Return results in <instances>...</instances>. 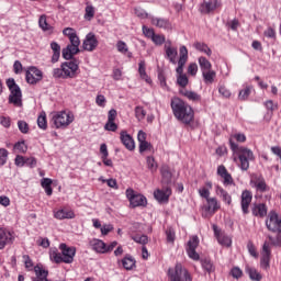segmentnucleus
Returning a JSON list of instances; mask_svg holds the SVG:
<instances>
[{"label": "nucleus", "mask_w": 281, "mask_h": 281, "mask_svg": "<svg viewBox=\"0 0 281 281\" xmlns=\"http://www.w3.org/2000/svg\"><path fill=\"white\" fill-rule=\"evenodd\" d=\"M231 274L238 280V278H243V270H240V268L235 267L231 270Z\"/></svg>", "instance_id": "63"}, {"label": "nucleus", "mask_w": 281, "mask_h": 281, "mask_svg": "<svg viewBox=\"0 0 281 281\" xmlns=\"http://www.w3.org/2000/svg\"><path fill=\"white\" fill-rule=\"evenodd\" d=\"M171 109L178 122H181L187 126L192 124V122H194V110L192 109V106H190V104H188L186 101L181 100L180 98L176 97L171 99Z\"/></svg>", "instance_id": "1"}, {"label": "nucleus", "mask_w": 281, "mask_h": 281, "mask_svg": "<svg viewBox=\"0 0 281 281\" xmlns=\"http://www.w3.org/2000/svg\"><path fill=\"white\" fill-rule=\"evenodd\" d=\"M14 243V235L7 228H0V250L5 249L7 245Z\"/></svg>", "instance_id": "17"}, {"label": "nucleus", "mask_w": 281, "mask_h": 281, "mask_svg": "<svg viewBox=\"0 0 281 281\" xmlns=\"http://www.w3.org/2000/svg\"><path fill=\"white\" fill-rule=\"evenodd\" d=\"M217 175L224 179V186H232V183H234V178H232V175L227 171L225 166L221 165L217 167Z\"/></svg>", "instance_id": "25"}, {"label": "nucleus", "mask_w": 281, "mask_h": 281, "mask_svg": "<svg viewBox=\"0 0 281 281\" xmlns=\"http://www.w3.org/2000/svg\"><path fill=\"white\" fill-rule=\"evenodd\" d=\"M218 93H221L223 98H226V99L232 98V91L227 89L225 86H221L218 88Z\"/></svg>", "instance_id": "58"}, {"label": "nucleus", "mask_w": 281, "mask_h": 281, "mask_svg": "<svg viewBox=\"0 0 281 281\" xmlns=\"http://www.w3.org/2000/svg\"><path fill=\"white\" fill-rule=\"evenodd\" d=\"M14 164L18 168H23V166H25V157L18 155L14 159Z\"/></svg>", "instance_id": "62"}, {"label": "nucleus", "mask_w": 281, "mask_h": 281, "mask_svg": "<svg viewBox=\"0 0 281 281\" xmlns=\"http://www.w3.org/2000/svg\"><path fill=\"white\" fill-rule=\"evenodd\" d=\"M25 78L29 85H36L37 82H41V80H43V71L32 66L26 70Z\"/></svg>", "instance_id": "14"}, {"label": "nucleus", "mask_w": 281, "mask_h": 281, "mask_svg": "<svg viewBox=\"0 0 281 281\" xmlns=\"http://www.w3.org/2000/svg\"><path fill=\"white\" fill-rule=\"evenodd\" d=\"M70 44L67 45L66 48L63 49V58L65 60H71L78 52H80V37H78V34L72 35L69 37Z\"/></svg>", "instance_id": "8"}, {"label": "nucleus", "mask_w": 281, "mask_h": 281, "mask_svg": "<svg viewBox=\"0 0 281 281\" xmlns=\"http://www.w3.org/2000/svg\"><path fill=\"white\" fill-rule=\"evenodd\" d=\"M254 199V195L250 193L249 190H245L241 193V212L243 214H249V205H251V200Z\"/></svg>", "instance_id": "19"}, {"label": "nucleus", "mask_w": 281, "mask_h": 281, "mask_svg": "<svg viewBox=\"0 0 281 281\" xmlns=\"http://www.w3.org/2000/svg\"><path fill=\"white\" fill-rule=\"evenodd\" d=\"M116 49L120 54L127 56V58H133V53L128 52V45H126L124 41L116 43Z\"/></svg>", "instance_id": "35"}, {"label": "nucleus", "mask_w": 281, "mask_h": 281, "mask_svg": "<svg viewBox=\"0 0 281 281\" xmlns=\"http://www.w3.org/2000/svg\"><path fill=\"white\" fill-rule=\"evenodd\" d=\"M218 210H221V204H218V200H216V198H209L206 200V205L203 206L202 216H204L205 218H207V216H214V214H216Z\"/></svg>", "instance_id": "12"}, {"label": "nucleus", "mask_w": 281, "mask_h": 281, "mask_svg": "<svg viewBox=\"0 0 281 281\" xmlns=\"http://www.w3.org/2000/svg\"><path fill=\"white\" fill-rule=\"evenodd\" d=\"M165 52L169 63H171L172 65H177V56L179 55L177 47L170 46V42H169V45L168 44L165 45Z\"/></svg>", "instance_id": "26"}, {"label": "nucleus", "mask_w": 281, "mask_h": 281, "mask_svg": "<svg viewBox=\"0 0 281 281\" xmlns=\"http://www.w3.org/2000/svg\"><path fill=\"white\" fill-rule=\"evenodd\" d=\"M231 150L237 155L239 159V168L241 170H249V161H254V151L247 147H238L234 140H229Z\"/></svg>", "instance_id": "3"}, {"label": "nucleus", "mask_w": 281, "mask_h": 281, "mask_svg": "<svg viewBox=\"0 0 281 281\" xmlns=\"http://www.w3.org/2000/svg\"><path fill=\"white\" fill-rule=\"evenodd\" d=\"M121 262L126 271H133L135 269L136 261L131 255L125 256Z\"/></svg>", "instance_id": "32"}, {"label": "nucleus", "mask_w": 281, "mask_h": 281, "mask_svg": "<svg viewBox=\"0 0 281 281\" xmlns=\"http://www.w3.org/2000/svg\"><path fill=\"white\" fill-rule=\"evenodd\" d=\"M202 78L205 82V85H212L214 80L216 79V71L214 70H204L202 72Z\"/></svg>", "instance_id": "36"}, {"label": "nucleus", "mask_w": 281, "mask_h": 281, "mask_svg": "<svg viewBox=\"0 0 281 281\" xmlns=\"http://www.w3.org/2000/svg\"><path fill=\"white\" fill-rule=\"evenodd\" d=\"M267 214V205L265 204H255L252 206V215L259 216V218H265V215Z\"/></svg>", "instance_id": "34"}, {"label": "nucleus", "mask_w": 281, "mask_h": 281, "mask_svg": "<svg viewBox=\"0 0 281 281\" xmlns=\"http://www.w3.org/2000/svg\"><path fill=\"white\" fill-rule=\"evenodd\" d=\"M247 249L252 258H258V251L256 250V246L254 245V243L249 241L247 244Z\"/></svg>", "instance_id": "59"}, {"label": "nucleus", "mask_w": 281, "mask_h": 281, "mask_svg": "<svg viewBox=\"0 0 281 281\" xmlns=\"http://www.w3.org/2000/svg\"><path fill=\"white\" fill-rule=\"evenodd\" d=\"M7 87L10 91L9 103L14 106H23V93L16 81H14V78L7 79Z\"/></svg>", "instance_id": "5"}, {"label": "nucleus", "mask_w": 281, "mask_h": 281, "mask_svg": "<svg viewBox=\"0 0 281 281\" xmlns=\"http://www.w3.org/2000/svg\"><path fill=\"white\" fill-rule=\"evenodd\" d=\"M135 117L138 120V122H142L146 117V110H144L143 106H136L135 108Z\"/></svg>", "instance_id": "46"}, {"label": "nucleus", "mask_w": 281, "mask_h": 281, "mask_svg": "<svg viewBox=\"0 0 281 281\" xmlns=\"http://www.w3.org/2000/svg\"><path fill=\"white\" fill-rule=\"evenodd\" d=\"M38 27L44 32L45 34L52 35L54 34V25L49 24L47 22V15L42 14L38 19Z\"/></svg>", "instance_id": "22"}, {"label": "nucleus", "mask_w": 281, "mask_h": 281, "mask_svg": "<svg viewBox=\"0 0 281 281\" xmlns=\"http://www.w3.org/2000/svg\"><path fill=\"white\" fill-rule=\"evenodd\" d=\"M166 236H167V243H175V238H176L175 228L172 227L167 228Z\"/></svg>", "instance_id": "53"}, {"label": "nucleus", "mask_w": 281, "mask_h": 281, "mask_svg": "<svg viewBox=\"0 0 281 281\" xmlns=\"http://www.w3.org/2000/svg\"><path fill=\"white\" fill-rule=\"evenodd\" d=\"M170 194H172V190H170V188H165V190H156L154 192V196L158 203H168L170 200Z\"/></svg>", "instance_id": "21"}, {"label": "nucleus", "mask_w": 281, "mask_h": 281, "mask_svg": "<svg viewBox=\"0 0 281 281\" xmlns=\"http://www.w3.org/2000/svg\"><path fill=\"white\" fill-rule=\"evenodd\" d=\"M53 77L54 78H63L64 80H66L63 66H60V68L53 69Z\"/></svg>", "instance_id": "54"}, {"label": "nucleus", "mask_w": 281, "mask_h": 281, "mask_svg": "<svg viewBox=\"0 0 281 281\" xmlns=\"http://www.w3.org/2000/svg\"><path fill=\"white\" fill-rule=\"evenodd\" d=\"M184 98H188L191 102H201V97L199 93L190 90L181 91Z\"/></svg>", "instance_id": "40"}, {"label": "nucleus", "mask_w": 281, "mask_h": 281, "mask_svg": "<svg viewBox=\"0 0 281 281\" xmlns=\"http://www.w3.org/2000/svg\"><path fill=\"white\" fill-rule=\"evenodd\" d=\"M151 41L156 45H162V44L166 43V36L154 33V36L151 37Z\"/></svg>", "instance_id": "50"}, {"label": "nucleus", "mask_w": 281, "mask_h": 281, "mask_svg": "<svg viewBox=\"0 0 281 281\" xmlns=\"http://www.w3.org/2000/svg\"><path fill=\"white\" fill-rule=\"evenodd\" d=\"M93 16H95V8H93V5H91V4H88L86 7L85 19L87 21H91V19H93Z\"/></svg>", "instance_id": "45"}, {"label": "nucleus", "mask_w": 281, "mask_h": 281, "mask_svg": "<svg viewBox=\"0 0 281 281\" xmlns=\"http://www.w3.org/2000/svg\"><path fill=\"white\" fill-rule=\"evenodd\" d=\"M98 45H100L98 37L94 33L90 32L86 35V38L83 40L82 48L85 49V52H95Z\"/></svg>", "instance_id": "15"}, {"label": "nucleus", "mask_w": 281, "mask_h": 281, "mask_svg": "<svg viewBox=\"0 0 281 281\" xmlns=\"http://www.w3.org/2000/svg\"><path fill=\"white\" fill-rule=\"evenodd\" d=\"M217 243L224 247H232V238L225 234L218 235Z\"/></svg>", "instance_id": "43"}, {"label": "nucleus", "mask_w": 281, "mask_h": 281, "mask_svg": "<svg viewBox=\"0 0 281 281\" xmlns=\"http://www.w3.org/2000/svg\"><path fill=\"white\" fill-rule=\"evenodd\" d=\"M125 194L126 199L130 201V207H146V205H148L146 196L133 189H127Z\"/></svg>", "instance_id": "9"}, {"label": "nucleus", "mask_w": 281, "mask_h": 281, "mask_svg": "<svg viewBox=\"0 0 281 281\" xmlns=\"http://www.w3.org/2000/svg\"><path fill=\"white\" fill-rule=\"evenodd\" d=\"M55 128H67L75 120L74 113L60 111L53 115Z\"/></svg>", "instance_id": "7"}, {"label": "nucleus", "mask_w": 281, "mask_h": 281, "mask_svg": "<svg viewBox=\"0 0 281 281\" xmlns=\"http://www.w3.org/2000/svg\"><path fill=\"white\" fill-rule=\"evenodd\" d=\"M10 156V151L8 149L0 147V166H5L8 164V157Z\"/></svg>", "instance_id": "44"}, {"label": "nucleus", "mask_w": 281, "mask_h": 281, "mask_svg": "<svg viewBox=\"0 0 281 281\" xmlns=\"http://www.w3.org/2000/svg\"><path fill=\"white\" fill-rule=\"evenodd\" d=\"M143 34L146 36V38H150L151 41L155 36V30L143 25Z\"/></svg>", "instance_id": "55"}, {"label": "nucleus", "mask_w": 281, "mask_h": 281, "mask_svg": "<svg viewBox=\"0 0 281 281\" xmlns=\"http://www.w3.org/2000/svg\"><path fill=\"white\" fill-rule=\"evenodd\" d=\"M54 216L58 221H64L65 218H76V214L74 213V211H68L65 209H60L54 212Z\"/></svg>", "instance_id": "30"}, {"label": "nucleus", "mask_w": 281, "mask_h": 281, "mask_svg": "<svg viewBox=\"0 0 281 281\" xmlns=\"http://www.w3.org/2000/svg\"><path fill=\"white\" fill-rule=\"evenodd\" d=\"M110 232H113V225H111V224L102 225V227H101L102 236H108Z\"/></svg>", "instance_id": "61"}, {"label": "nucleus", "mask_w": 281, "mask_h": 281, "mask_svg": "<svg viewBox=\"0 0 281 281\" xmlns=\"http://www.w3.org/2000/svg\"><path fill=\"white\" fill-rule=\"evenodd\" d=\"M90 246L97 254H106V244L102 239L90 240Z\"/></svg>", "instance_id": "27"}, {"label": "nucleus", "mask_w": 281, "mask_h": 281, "mask_svg": "<svg viewBox=\"0 0 281 281\" xmlns=\"http://www.w3.org/2000/svg\"><path fill=\"white\" fill-rule=\"evenodd\" d=\"M199 65L202 72L212 70V63H210L205 57L199 58Z\"/></svg>", "instance_id": "41"}, {"label": "nucleus", "mask_w": 281, "mask_h": 281, "mask_svg": "<svg viewBox=\"0 0 281 281\" xmlns=\"http://www.w3.org/2000/svg\"><path fill=\"white\" fill-rule=\"evenodd\" d=\"M64 69V77L66 78H76V72L78 71V63L76 60L65 61L61 64Z\"/></svg>", "instance_id": "16"}, {"label": "nucleus", "mask_w": 281, "mask_h": 281, "mask_svg": "<svg viewBox=\"0 0 281 281\" xmlns=\"http://www.w3.org/2000/svg\"><path fill=\"white\" fill-rule=\"evenodd\" d=\"M170 281H192V276L181 263H177L175 270L169 269Z\"/></svg>", "instance_id": "10"}, {"label": "nucleus", "mask_w": 281, "mask_h": 281, "mask_svg": "<svg viewBox=\"0 0 281 281\" xmlns=\"http://www.w3.org/2000/svg\"><path fill=\"white\" fill-rule=\"evenodd\" d=\"M251 91H254V86L246 85L238 93L239 102H247L249 100V95H251Z\"/></svg>", "instance_id": "31"}, {"label": "nucleus", "mask_w": 281, "mask_h": 281, "mask_svg": "<svg viewBox=\"0 0 281 281\" xmlns=\"http://www.w3.org/2000/svg\"><path fill=\"white\" fill-rule=\"evenodd\" d=\"M132 238L135 243H138L139 245L148 244V236H146V235H136Z\"/></svg>", "instance_id": "52"}, {"label": "nucleus", "mask_w": 281, "mask_h": 281, "mask_svg": "<svg viewBox=\"0 0 281 281\" xmlns=\"http://www.w3.org/2000/svg\"><path fill=\"white\" fill-rule=\"evenodd\" d=\"M18 128L24 135H27V133H30V125L25 121H18Z\"/></svg>", "instance_id": "49"}, {"label": "nucleus", "mask_w": 281, "mask_h": 281, "mask_svg": "<svg viewBox=\"0 0 281 281\" xmlns=\"http://www.w3.org/2000/svg\"><path fill=\"white\" fill-rule=\"evenodd\" d=\"M37 126L38 128H42V131H47V115L45 112H42L37 117Z\"/></svg>", "instance_id": "42"}, {"label": "nucleus", "mask_w": 281, "mask_h": 281, "mask_svg": "<svg viewBox=\"0 0 281 281\" xmlns=\"http://www.w3.org/2000/svg\"><path fill=\"white\" fill-rule=\"evenodd\" d=\"M217 8H221V1L218 0H209L204 1L200 5V12L201 14H210V12H214Z\"/></svg>", "instance_id": "18"}, {"label": "nucleus", "mask_w": 281, "mask_h": 281, "mask_svg": "<svg viewBox=\"0 0 281 281\" xmlns=\"http://www.w3.org/2000/svg\"><path fill=\"white\" fill-rule=\"evenodd\" d=\"M265 106L267 111H271V113H273V111H278V103H273V100L266 101Z\"/></svg>", "instance_id": "56"}, {"label": "nucleus", "mask_w": 281, "mask_h": 281, "mask_svg": "<svg viewBox=\"0 0 281 281\" xmlns=\"http://www.w3.org/2000/svg\"><path fill=\"white\" fill-rule=\"evenodd\" d=\"M161 175L165 183H170V179H172V173L170 172V168L168 166H165L161 169Z\"/></svg>", "instance_id": "48"}, {"label": "nucleus", "mask_w": 281, "mask_h": 281, "mask_svg": "<svg viewBox=\"0 0 281 281\" xmlns=\"http://www.w3.org/2000/svg\"><path fill=\"white\" fill-rule=\"evenodd\" d=\"M14 150H18V153H27V145H25V142H18L14 145Z\"/></svg>", "instance_id": "57"}, {"label": "nucleus", "mask_w": 281, "mask_h": 281, "mask_svg": "<svg viewBox=\"0 0 281 281\" xmlns=\"http://www.w3.org/2000/svg\"><path fill=\"white\" fill-rule=\"evenodd\" d=\"M59 249L61 254L58 251V248H50V260L55 261L56 265H60V262L71 265V262H74V258L76 257V247H69L67 244H60Z\"/></svg>", "instance_id": "2"}, {"label": "nucleus", "mask_w": 281, "mask_h": 281, "mask_svg": "<svg viewBox=\"0 0 281 281\" xmlns=\"http://www.w3.org/2000/svg\"><path fill=\"white\" fill-rule=\"evenodd\" d=\"M215 193L217 196H220V199H222V201H224V203L232 205V195H229V193L221 186L215 187Z\"/></svg>", "instance_id": "28"}, {"label": "nucleus", "mask_w": 281, "mask_h": 281, "mask_svg": "<svg viewBox=\"0 0 281 281\" xmlns=\"http://www.w3.org/2000/svg\"><path fill=\"white\" fill-rule=\"evenodd\" d=\"M199 236L193 235L190 237L187 244V254L191 260H201L199 252H196V248L199 247Z\"/></svg>", "instance_id": "11"}, {"label": "nucleus", "mask_w": 281, "mask_h": 281, "mask_svg": "<svg viewBox=\"0 0 281 281\" xmlns=\"http://www.w3.org/2000/svg\"><path fill=\"white\" fill-rule=\"evenodd\" d=\"M193 47L198 49V52H202L203 54H206V56H212V49L207 47V44L205 43L195 42L193 44Z\"/></svg>", "instance_id": "39"}, {"label": "nucleus", "mask_w": 281, "mask_h": 281, "mask_svg": "<svg viewBox=\"0 0 281 281\" xmlns=\"http://www.w3.org/2000/svg\"><path fill=\"white\" fill-rule=\"evenodd\" d=\"M50 49L53 50L52 63H58L60 58V45L56 42H52Z\"/></svg>", "instance_id": "37"}, {"label": "nucleus", "mask_w": 281, "mask_h": 281, "mask_svg": "<svg viewBox=\"0 0 281 281\" xmlns=\"http://www.w3.org/2000/svg\"><path fill=\"white\" fill-rule=\"evenodd\" d=\"M179 60H178V67L176 69L178 77L177 82L179 87H188V76L183 74V67H186V63H188V48L186 46H181L179 49Z\"/></svg>", "instance_id": "4"}, {"label": "nucleus", "mask_w": 281, "mask_h": 281, "mask_svg": "<svg viewBox=\"0 0 281 281\" xmlns=\"http://www.w3.org/2000/svg\"><path fill=\"white\" fill-rule=\"evenodd\" d=\"M200 262H201V267H202L203 271L209 273V276L214 273V271H216V267H214V262H212V259L202 258V259H200Z\"/></svg>", "instance_id": "29"}, {"label": "nucleus", "mask_w": 281, "mask_h": 281, "mask_svg": "<svg viewBox=\"0 0 281 281\" xmlns=\"http://www.w3.org/2000/svg\"><path fill=\"white\" fill-rule=\"evenodd\" d=\"M271 262V244L268 241L263 243L261 249V259H260V267L261 269H269Z\"/></svg>", "instance_id": "13"}, {"label": "nucleus", "mask_w": 281, "mask_h": 281, "mask_svg": "<svg viewBox=\"0 0 281 281\" xmlns=\"http://www.w3.org/2000/svg\"><path fill=\"white\" fill-rule=\"evenodd\" d=\"M104 131H110L111 133H115L117 131V125L115 121H106L104 125Z\"/></svg>", "instance_id": "51"}, {"label": "nucleus", "mask_w": 281, "mask_h": 281, "mask_svg": "<svg viewBox=\"0 0 281 281\" xmlns=\"http://www.w3.org/2000/svg\"><path fill=\"white\" fill-rule=\"evenodd\" d=\"M266 226L268 227L269 232H278L277 235V243L273 245L280 246L281 245V217L276 213V211H271L266 220Z\"/></svg>", "instance_id": "6"}, {"label": "nucleus", "mask_w": 281, "mask_h": 281, "mask_svg": "<svg viewBox=\"0 0 281 281\" xmlns=\"http://www.w3.org/2000/svg\"><path fill=\"white\" fill-rule=\"evenodd\" d=\"M138 74L142 78V80H145V82H147V85H150V82H151L150 77H148V74H146V61L140 60L138 63Z\"/></svg>", "instance_id": "33"}, {"label": "nucleus", "mask_w": 281, "mask_h": 281, "mask_svg": "<svg viewBox=\"0 0 281 281\" xmlns=\"http://www.w3.org/2000/svg\"><path fill=\"white\" fill-rule=\"evenodd\" d=\"M199 194L200 196H202V199H210V189L203 187L201 189H199Z\"/></svg>", "instance_id": "64"}, {"label": "nucleus", "mask_w": 281, "mask_h": 281, "mask_svg": "<svg viewBox=\"0 0 281 281\" xmlns=\"http://www.w3.org/2000/svg\"><path fill=\"white\" fill-rule=\"evenodd\" d=\"M95 102H97L98 106H101L102 109H104V106H106V98L102 94L97 95Z\"/></svg>", "instance_id": "60"}, {"label": "nucleus", "mask_w": 281, "mask_h": 281, "mask_svg": "<svg viewBox=\"0 0 281 281\" xmlns=\"http://www.w3.org/2000/svg\"><path fill=\"white\" fill-rule=\"evenodd\" d=\"M250 186L256 188L258 192H267V182L262 176H256L251 179Z\"/></svg>", "instance_id": "24"}, {"label": "nucleus", "mask_w": 281, "mask_h": 281, "mask_svg": "<svg viewBox=\"0 0 281 281\" xmlns=\"http://www.w3.org/2000/svg\"><path fill=\"white\" fill-rule=\"evenodd\" d=\"M151 24L156 27H159L160 30H166L167 32H170L172 30V23L168 19L164 18H150Z\"/></svg>", "instance_id": "20"}, {"label": "nucleus", "mask_w": 281, "mask_h": 281, "mask_svg": "<svg viewBox=\"0 0 281 281\" xmlns=\"http://www.w3.org/2000/svg\"><path fill=\"white\" fill-rule=\"evenodd\" d=\"M246 273H248L250 280L254 281H261L262 280V274L256 270V268L246 266Z\"/></svg>", "instance_id": "38"}, {"label": "nucleus", "mask_w": 281, "mask_h": 281, "mask_svg": "<svg viewBox=\"0 0 281 281\" xmlns=\"http://www.w3.org/2000/svg\"><path fill=\"white\" fill-rule=\"evenodd\" d=\"M146 161H147V168H148V170H150V172H157L158 166H157V161H155V158L148 156L147 159H146Z\"/></svg>", "instance_id": "47"}, {"label": "nucleus", "mask_w": 281, "mask_h": 281, "mask_svg": "<svg viewBox=\"0 0 281 281\" xmlns=\"http://www.w3.org/2000/svg\"><path fill=\"white\" fill-rule=\"evenodd\" d=\"M120 139L123 144V146H125V148H127V150H135V140L133 139V136L130 135L126 132H121L120 134Z\"/></svg>", "instance_id": "23"}]
</instances>
